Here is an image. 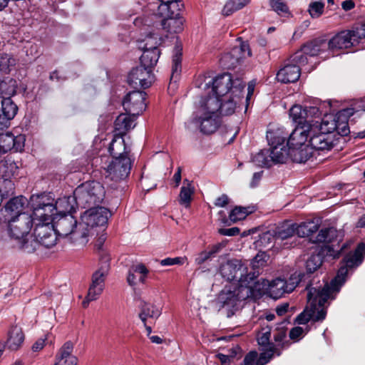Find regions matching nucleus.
Segmentation results:
<instances>
[{"label":"nucleus","instance_id":"1","mask_svg":"<svg viewBox=\"0 0 365 365\" xmlns=\"http://www.w3.org/2000/svg\"><path fill=\"white\" fill-rule=\"evenodd\" d=\"M365 243H359L353 252L346 255L343 260L344 264L338 270L336 276L331 281L330 284L324 282V285L312 287L311 284L306 286L307 289L308 305L303 312L296 318V323L305 324L309 321H323L327 315L326 302L328 299H334L340 288L344 284L348 274V269L359 266L364 258Z\"/></svg>","mask_w":365,"mask_h":365},{"label":"nucleus","instance_id":"2","mask_svg":"<svg viewBox=\"0 0 365 365\" xmlns=\"http://www.w3.org/2000/svg\"><path fill=\"white\" fill-rule=\"evenodd\" d=\"M31 200L34 215V237L35 240L31 242L29 247H35L36 250L37 245H42L46 248L52 247L57 240L52 217L62 204L68 202V200L58 199L56 204H53V200L48 195L41 194L36 196L33 195Z\"/></svg>","mask_w":365,"mask_h":365},{"label":"nucleus","instance_id":"3","mask_svg":"<svg viewBox=\"0 0 365 365\" xmlns=\"http://www.w3.org/2000/svg\"><path fill=\"white\" fill-rule=\"evenodd\" d=\"M337 236V231L334 227H329L322 229L317 234L314 242L324 243L322 247L320 252L317 255H311L306 262V271L307 273L302 272L305 274L302 282L307 279V277L314 272L318 268L320 267L322 263V256L332 257L333 258H338L341 255V252L345 248L346 245L344 244L340 250H335L334 245H329L334 241Z\"/></svg>","mask_w":365,"mask_h":365},{"label":"nucleus","instance_id":"4","mask_svg":"<svg viewBox=\"0 0 365 365\" xmlns=\"http://www.w3.org/2000/svg\"><path fill=\"white\" fill-rule=\"evenodd\" d=\"M110 216L109 210L101 206L90 207L86 210L81 216L79 230L77 232V235L81 232V242L86 245L91 236L104 232Z\"/></svg>","mask_w":365,"mask_h":365},{"label":"nucleus","instance_id":"5","mask_svg":"<svg viewBox=\"0 0 365 365\" xmlns=\"http://www.w3.org/2000/svg\"><path fill=\"white\" fill-rule=\"evenodd\" d=\"M218 110L219 103L217 98H201L199 106L192 115L191 123L198 128L201 133H212L220 124L217 118Z\"/></svg>","mask_w":365,"mask_h":365},{"label":"nucleus","instance_id":"6","mask_svg":"<svg viewBox=\"0 0 365 365\" xmlns=\"http://www.w3.org/2000/svg\"><path fill=\"white\" fill-rule=\"evenodd\" d=\"M252 289V287L225 286L216 300L219 311L224 312L227 317H231L240 309L242 302L249 296Z\"/></svg>","mask_w":365,"mask_h":365},{"label":"nucleus","instance_id":"7","mask_svg":"<svg viewBox=\"0 0 365 365\" xmlns=\"http://www.w3.org/2000/svg\"><path fill=\"white\" fill-rule=\"evenodd\" d=\"M245 83L238 77L233 78L229 73H224L216 76L212 82L206 83L205 88L210 89L212 92V95H209L205 98L215 97L218 102L220 98L226 96H234L235 98H241Z\"/></svg>","mask_w":365,"mask_h":365},{"label":"nucleus","instance_id":"8","mask_svg":"<svg viewBox=\"0 0 365 365\" xmlns=\"http://www.w3.org/2000/svg\"><path fill=\"white\" fill-rule=\"evenodd\" d=\"M221 276L227 281L238 282L237 287L248 288L252 284H256L255 279L259 275V272H248L247 267L241 260L234 259L222 264L220 268Z\"/></svg>","mask_w":365,"mask_h":365},{"label":"nucleus","instance_id":"9","mask_svg":"<svg viewBox=\"0 0 365 365\" xmlns=\"http://www.w3.org/2000/svg\"><path fill=\"white\" fill-rule=\"evenodd\" d=\"M63 199L68 200V202L62 204L61 206L57 210H60L61 207H64L65 211H66L68 213H62L61 211H60L57 216L54 217H52V223L53 225V227L55 228V231L58 236L68 237L70 235L71 239L73 241V242L84 246L86 244H83L81 242V235H77V232L79 230L77 220L70 213V212L73 210V206L69 205L70 197H64ZM79 234H81V232Z\"/></svg>","mask_w":365,"mask_h":365},{"label":"nucleus","instance_id":"10","mask_svg":"<svg viewBox=\"0 0 365 365\" xmlns=\"http://www.w3.org/2000/svg\"><path fill=\"white\" fill-rule=\"evenodd\" d=\"M131 166L130 158H115L106 168V178L113 181L110 187L116 196L121 195L127 187L125 179L130 174Z\"/></svg>","mask_w":365,"mask_h":365},{"label":"nucleus","instance_id":"11","mask_svg":"<svg viewBox=\"0 0 365 365\" xmlns=\"http://www.w3.org/2000/svg\"><path fill=\"white\" fill-rule=\"evenodd\" d=\"M76 205L83 208L98 206L105 197L103 186L96 181L86 182L78 186L73 192Z\"/></svg>","mask_w":365,"mask_h":365},{"label":"nucleus","instance_id":"12","mask_svg":"<svg viewBox=\"0 0 365 365\" xmlns=\"http://www.w3.org/2000/svg\"><path fill=\"white\" fill-rule=\"evenodd\" d=\"M257 337V341L260 346H262V353L259 358L256 351H250L245 357L243 363L241 365H265L274 356L280 355V352L275 347L273 343L269 342L271 333L269 329H263Z\"/></svg>","mask_w":365,"mask_h":365},{"label":"nucleus","instance_id":"13","mask_svg":"<svg viewBox=\"0 0 365 365\" xmlns=\"http://www.w3.org/2000/svg\"><path fill=\"white\" fill-rule=\"evenodd\" d=\"M8 232L11 237L21 241V248L30 253L36 250L35 247H30L29 243L25 237L29 233L33 224H34V215L23 214L14 220L6 222Z\"/></svg>","mask_w":365,"mask_h":365},{"label":"nucleus","instance_id":"14","mask_svg":"<svg viewBox=\"0 0 365 365\" xmlns=\"http://www.w3.org/2000/svg\"><path fill=\"white\" fill-rule=\"evenodd\" d=\"M365 43V24L352 30H344L333 36L328 43L331 51L348 48Z\"/></svg>","mask_w":365,"mask_h":365},{"label":"nucleus","instance_id":"15","mask_svg":"<svg viewBox=\"0 0 365 365\" xmlns=\"http://www.w3.org/2000/svg\"><path fill=\"white\" fill-rule=\"evenodd\" d=\"M354 112V108H347L338 111L336 115L324 114L322 119V128L327 132L336 131L341 135H347L349 133L348 120Z\"/></svg>","mask_w":365,"mask_h":365},{"label":"nucleus","instance_id":"16","mask_svg":"<svg viewBox=\"0 0 365 365\" xmlns=\"http://www.w3.org/2000/svg\"><path fill=\"white\" fill-rule=\"evenodd\" d=\"M295 274L296 273L292 275L289 280L277 278L271 282L264 281V285H267V290L269 296L277 299L283 297L284 294L292 292L298 284L302 282L305 276L303 273H299L297 276Z\"/></svg>","mask_w":365,"mask_h":365},{"label":"nucleus","instance_id":"17","mask_svg":"<svg viewBox=\"0 0 365 365\" xmlns=\"http://www.w3.org/2000/svg\"><path fill=\"white\" fill-rule=\"evenodd\" d=\"M332 132L324 131L322 128V121H315L311 124L309 129V145L317 150H329L333 147V141L329 135Z\"/></svg>","mask_w":365,"mask_h":365},{"label":"nucleus","instance_id":"18","mask_svg":"<svg viewBox=\"0 0 365 365\" xmlns=\"http://www.w3.org/2000/svg\"><path fill=\"white\" fill-rule=\"evenodd\" d=\"M180 6H178L176 12L173 14V9L165 11L164 14H157L154 12L152 15L156 19H160L159 21L162 29L168 33L178 34L183 30L184 19L180 16Z\"/></svg>","mask_w":365,"mask_h":365},{"label":"nucleus","instance_id":"19","mask_svg":"<svg viewBox=\"0 0 365 365\" xmlns=\"http://www.w3.org/2000/svg\"><path fill=\"white\" fill-rule=\"evenodd\" d=\"M267 138L270 145L269 156L272 163H284L289 158V148L287 149L283 143L285 138L280 137L273 132H268Z\"/></svg>","mask_w":365,"mask_h":365},{"label":"nucleus","instance_id":"20","mask_svg":"<svg viewBox=\"0 0 365 365\" xmlns=\"http://www.w3.org/2000/svg\"><path fill=\"white\" fill-rule=\"evenodd\" d=\"M145 98L146 93L144 91L129 92L123 99V106L128 114L138 116L142 114L146 108Z\"/></svg>","mask_w":365,"mask_h":365},{"label":"nucleus","instance_id":"21","mask_svg":"<svg viewBox=\"0 0 365 365\" xmlns=\"http://www.w3.org/2000/svg\"><path fill=\"white\" fill-rule=\"evenodd\" d=\"M109 263L102 262L101 267L93 274L91 284L88 291V299L96 300L102 294L105 287V279L108 273Z\"/></svg>","mask_w":365,"mask_h":365},{"label":"nucleus","instance_id":"22","mask_svg":"<svg viewBox=\"0 0 365 365\" xmlns=\"http://www.w3.org/2000/svg\"><path fill=\"white\" fill-rule=\"evenodd\" d=\"M154 81L152 70L140 66L132 69L128 77V83L135 88H147L150 87Z\"/></svg>","mask_w":365,"mask_h":365},{"label":"nucleus","instance_id":"23","mask_svg":"<svg viewBox=\"0 0 365 365\" xmlns=\"http://www.w3.org/2000/svg\"><path fill=\"white\" fill-rule=\"evenodd\" d=\"M26 199L23 196H18L11 198L3 208L0 210V220L7 222L23 214Z\"/></svg>","mask_w":365,"mask_h":365},{"label":"nucleus","instance_id":"24","mask_svg":"<svg viewBox=\"0 0 365 365\" xmlns=\"http://www.w3.org/2000/svg\"><path fill=\"white\" fill-rule=\"evenodd\" d=\"M294 223L285 222L276 228L274 235L269 232L263 233L260 237L259 242L261 244H270L273 240H287L294 236Z\"/></svg>","mask_w":365,"mask_h":365},{"label":"nucleus","instance_id":"25","mask_svg":"<svg viewBox=\"0 0 365 365\" xmlns=\"http://www.w3.org/2000/svg\"><path fill=\"white\" fill-rule=\"evenodd\" d=\"M311 124H304L297 125L287 140V146L289 148L307 145L308 138H309V129Z\"/></svg>","mask_w":365,"mask_h":365},{"label":"nucleus","instance_id":"26","mask_svg":"<svg viewBox=\"0 0 365 365\" xmlns=\"http://www.w3.org/2000/svg\"><path fill=\"white\" fill-rule=\"evenodd\" d=\"M73 347L71 341L65 342L56 355L54 365H77L78 358L73 354Z\"/></svg>","mask_w":365,"mask_h":365},{"label":"nucleus","instance_id":"27","mask_svg":"<svg viewBox=\"0 0 365 365\" xmlns=\"http://www.w3.org/2000/svg\"><path fill=\"white\" fill-rule=\"evenodd\" d=\"M149 273V269L143 263L134 264L128 269L127 282L132 287L145 284Z\"/></svg>","mask_w":365,"mask_h":365},{"label":"nucleus","instance_id":"28","mask_svg":"<svg viewBox=\"0 0 365 365\" xmlns=\"http://www.w3.org/2000/svg\"><path fill=\"white\" fill-rule=\"evenodd\" d=\"M18 111L17 106L11 99L6 98L1 101L0 108V130L8 128L11 120L15 117Z\"/></svg>","mask_w":365,"mask_h":365},{"label":"nucleus","instance_id":"29","mask_svg":"<svg viewBox=\"0 0 365 365\" xmlns=\"http://www.w3.org/2000/svg\"><path fill=\"white\" fill-rule=\"evenodd\" d=\"M24 339L25 336L22 329L17 325H14L8 331L7 339L4 346L10 351H17L22 346Z\"/></svg>","mask_w":365,"mask_h":365},{"label":"nucleus","instance_id":"30","mask_svg":"<svg viewBox=\"0 0 365 365\" xmlns=\"http://www.w3.org/2000/svg\"><path fill=\"white\" fill-rule=\"evenodd\" d=\"M301 68L295 64H287L281 68L277 74V78L284 83H294L300 76Z\"/></svg>","mask_w":365,"mask_h":365},{"label":"nucleus","instance_id":"31","mask_svg":"<svg viewBox=\"0 0 365 365\" xmlns=\"http://www.w3.org/2000/svg\"><path fill=\"white\" fill-rule=\"evenodd\" d=\"M140 312L139 318L145 324V322L148 318L158 319L162 314V309L153 303H150L144 300H141L138 306Z\"/></svg>","mask_w":365,"mask_h":365},{"label":"nucleus","instance_id":"32","mask_svg":"<svg viewBox=\"0 0 365 365\" xmlns=\"http://www.w3.org/2000/svg\"><path fill=\"white\" fill-rule=\"evenodd\" d=\"M108 151L114 159L115 158H129L128 153L130 150H128L123 137L115 135L110 143Z\"/></svg>","mask_w":365,"mask_h":365},{"label":"nucleus","instance_id":"33","mask_svg":"<svg viewBox=\"0 0 365 365\" xmlns=\"http://www.w3.org/2000/svg\"><path fill=\"white\" fill-rule=\"evenodd\" d=\"M135 117L130 114H120L114 122L115 130L117 133L115 135L123 136L128 130L133 128L135 125L134 123Z\"/></svg>","mask_w":365,"mask_h":365},{"label":"nucleus","instance_id":"34","mask_svg":"<svg viewBox=\"0 0 365 365\" xmlns=\"http://www.w3.org/2000/svg\"><path fill=\"white\" fill-rule=\"evenodd\" d=\"M158 1L150 3L148 9L153 13L157 12V14H164L165 11L173 9V14L176 12L179 3L176 0H157Z\"/></svg>","mask_w":365,"mask_h":365},{"label":"nucleus","instance_id":"35","mask_svg":"<svg viewBox=\"0 0 365 365\" xmlns=\"http://www.w3.org/2000/svg\"><path fill=\"white\" fill-rule=\"evenodd\" d=\"M17 82L15 79L9 76L1 77L0 81V97L2 100L6 98L11 99L16 92Z\"/></svg>","mask_w":365,"mask_h":365},{"label":"nucleus","instance_id":"36","mask_svg":"<svg viewBox=\"0 0 365 365\" xmlns=\"http://www.w3.org/2000/svg\"><path fill=\"white\" fill-rule=\"evenodd\" d=\"M240 98H235L234 96L220 98L218 112L224 115L233 114Z\"/></svg>","mask_w":365,"mask_h":365},{"label":"nucleus","instance_id":"37","mask_svg":"<svg viewBox=\"0 0 365 365\" xmlns=\"http://www.w3.org/2000/svg\"><path fill=\"white\" fill-rule=\"evenodd\" d=\"M289 158L293 162L298 163H305L312 156V152L308 145L303 147L290 148H289Z\"/></svg>","mask_w":365,"mask_h":365},{"label":"nucleus","instance_id":"38","mask_svg":"<svg viewBox=\"0 0 365 365\" xmlns=\"http://www.w3.org/2000/svg\"><path fill=\"white\" fill-rule=\"evenodd\" d=\"M182 61V48L180 46H176L172 58V69L170 80L177 81L181 72Z\"/></svg>","mask_w":365,"mask_h":365},{"label":"nucleus","instance_id":"39","mask_svg":"<svg viewBox=\"0 0 365 365\" xmlns=\"http://www.w3.org/2000/svg\"><path fill=\"white\" fill-rule=\"evenodd\" d=\"M17 169L18 166L11 158H6L1 159V160H0V180L13 178Z\"/></svg>","mask_w":365,"mask_h":365},{"label":"nucleus","instance_id":"40","mask_svg":"<svg viewBox=\"0 0 365 365\" xmlns=\"http://www.w3.org/2000/svg\"><path fill=\"white\" fill-rule=\"evenodd\" d=\"M195 192V187L192 181L185 179L183 181V185L180 189V204L188 207L190 205L192 196Z\"/></svg>","mask_w":365,"mask_h":365},{"label":"nucleus","instance_id":"41","mask_svg":"<svg viewBox=\"0 0 365 365\" xmlns=\"http://www.w3.org/2000/svg\"><path fill=\"white\" fill-rule=\"evenodd\" d=\"M307 113L306 107L302 108L300 105H294L289 110V116L294 123H297V125L312 124L307 119Z\"/></svg>","mask_w":365,"mask_h":365},{"label":"nucleus","instance_id":"42","mask_svg":"<svg viewBox=\"0 0 365 365\" xmlns=\"http://www.w3.org/2000/svg\"><path fill=\"white\" fill-rule=\"evenodd\" d=\"M160 54V50H145L140 58V63L152 70L158 63Z\"/></svg>","mask_w":365,"mask_h":365},{"label":"nucleus","instance_id":"43","mask_svg":"<svg viewBox=\"0 0 365 365\" xmlns=\"http://www.w3.org/2000/svg\"><path fill=\"white\" fill-rule=\"evenodd\" d=\"M318 229L317 225L313 222H302L299 225L294 223V231L300 237H308L312 233L315 232Z\"/></svg>","mask_w":365,"mask_h":365},{"label":"nucleus","instance_id":"44","mask_svg":"<svg viewBox=\"0 0 365 365\" xmlns=\"http://www.w3.org/2000/svg\"><path fill=\"white\" fill-rule=\"evenodd\" d=\"M16 59L10 54L0 53V73L8 74L16 65Z\"/></svg>","mask_w":365,"mask_h":365},{"label":"nucleus","instance_id":"45","mask_svg":"<svg viewBox=\"0 0 365 365\" xmlns=\"http://www.w3.org/2000/svg\"><path fill=\"white\" fill-rule=\"evenodd\" d=\"M162 43V38L156 34H152L148 36L145 39L144 45L140 46V48L145 50H159L158 46Z\"/></svg>","mask_w":365,"mask_h":365},{"label":"nucleus","instance_id":"46","mask_svg":"<svg viewBox=\"0 0 365 365\" xmlns=\"http://www.w3.org/2000/svg\"><path fill=\"white\" fill-rule=\"evenodd\" d=\"M252 211L250 210V207H235L232 210L230 214V220L232 222L244 220Z\"/></svg>","mask_w":365,"mask_h":365},{"label":"nucleus","instance_id":"47","mask_svg":"<svg viewBox=\"0 0 365 365\" xmlns=\"http://www.w3.org/2000/svg\"><path fill=\"white\" fill-rule=\"evenodd\" d=\"M245 6V3L241 0H230L226 3L222 9L224 16H230L233 12L238 11Z\"/></svg>","mask_w":365,"mask_h":365},{"label":"nucleus","instance_id":"48","mask_svg":"<svg viewBox=\"0 0 365 365\" xmlns=\"http://www.w3.org/2000/svg\"><path fill=\"white\" fill-rule=\"evenodd\" d=\"M253 162L260 167H270L272 160L269 156V150H262L253 158Z\"/></svg>","mask_w":365,"mask_h":365},{"label":"nucleus","instance_id":"49","mask_svg":"<svg viewBox=\"0 0 365 365\" xmlns=\"http://www.w3.org/2000/svg\"><path fill=\"white\" fill-rule=\"evenodd\" d=\"M322 46L323 45L319 43L318 41H312L304 44L302 50L305 55H308L310 57L315 56L320 54Z\"/></svg>","mask_w":365,"mask_h":365},{"label":"nucleus","instance_id":"50","mask_svg":"<svg viewBox=\"0 0 365 365\" xmlns=\"http://www.w3.org/2000/svg\"><path fill=\"white\" fill-rule=\"evenodd\" d=\"M324 4L321 1H314L309 6V13L312 18H319L324 11Z\"/></svg>","mask_w":365,"mask_h":365},{"label":"nucleus","instance_id":"51","mask_svg":"<svg viewBox=\"0 0 365 365\" xmlns=\"http://www.w3.org/2000/svg\"><path fill=\"white\" fill-rule=\"evenodd\" d=\"M269 6L278 14H287L289 11L288 6L282 0H270Z\"/></svg>","mask_w":365,"mask_h":365},{"label":"nucleus","instance_id":"52","mask_svg":"<svg viewBox=\"0 0 365 365\" xmlns=\"http://www.w3.org/2000/svg\"><path fill=\"white\" fill-rule=\"evenodd\" d=\"M269 258L268 255L264 252H259L252 262L253 269L264 266Z\"/></svg>","mask_w":365,"mask_h":365},{"label":"nucleus","instance_id":"53","mask_svg":"<svg viewBox=\"0 0 365 365\" xmlns=\"http://www.w3.org/2000/svg\"><path fill=\"white\" fill-rule=\"evenodd\" d=\"M308 55H305L303 51H297L292 56V61L294 62L295 65L299 66V68L302 66H305L308 63Z\"/></svg>","mask_w":365,"mask_h":365},{"label":"nucleus","instance_id":"54","mask_svg":"<svg viewBox=\"0 0 365 365\" xmlns=\"http://www.w3.org/2000/svg\"><path fill=\"white\" fill-rule=\"evenodd\" d=\"M187 260L186 257H167L160 261L162 266H172L175 264H183Z\"/></svg>","mask_w":365,"mask_h":365},{"label":"nucleus","instance_id":"55","mask_svg":"<svg viewBox=\"0 0 365 365\" xmlns=\"http://www.w3.org/2000/svg\"><path fill=\"white\" fill-rule=\"evenodd\" d=\"M307 119L309 118H320L322 115V111L317 106L306 107Z\"/></svg>","mask_w":365,"mask_h":365},{"label":"nucleus","instance_id":"56","mask_svg":"<svg viewBox=\"0 0 365 365\" xmlns=\"http://www.w3.org/2000/svg\"><path fill=\"white\" fill-rule=\"evenodd\" d=\"M231 357L232 359H240L242 356V349L238 346H233L231 349L228 350V353L227 354Z\"/></svg>","mask_w":365,"mask_h":365},{"label":"nucleus","instance_id":"57","mask_svg":"<svg viewBox=\"0 0 365 365\" xmlns=\"http://www.w3.org/2000/svg\"><path fill=\"white\" fill-rule=\"evenodd\" d=\"M304 329L300 327H295L289 331V337L293 340H299L303 335Z\"/></svg>","mask_w":365,"mask_h":365},{"label":"nucleus","instance_id":"58","mask_svg":"<svg viewBox=\"0 0 365 365\" xmlns=\"http://www.w3.org/2000/svg\"><path fill=\"white\" fill-rule=\"evenodd\" d=\"M210 256L207 250L202 251L197 254L195 259V262L197 264L200 265L205 262L207 260L210 259Z\"/></svg>","mask_w":365,"mask_h":365},{"label":"nucleus","instance_id":"59","mask_svg":"<svg viewBox=\"0 0 365 365\" xmlns=\"http://www.w3.org/2000/svg\"><path fill=\"white\" fill-rule=\"evenodd\" d=\"M219 232L225 236H235L240 233V229L236 227L227 229H220Z\"/></svg>","mask_w":365,"mask_h":365},{"label":"nucleus","instance_id":"60","mask_svg":"<svg viewBox=\"0 0 365 365\" xmlns=\"http://www.w3.org/2000/svg\"><path fill=\"white\" fill-rule=\"evenodd\" d=\"M96 235L99 236L96 242L95 247L97 250H100L102 249L103 245L106 240L105 231L100 232L98 234Z\"/></svg>","mask_w":365,"mask_h":365},{"label":"nucleus","instance_id":"61","mask_svg":"<svg viewBox=\"0 0 365 365\" xmlns=\"http://www.w3.org/2000/svg\"><path fill=\"white\" fill-rule=\"evenodd\" d=\"M238 49L241 50V52H242L241 57L242 58H246L247 56L250 57L252 56V53H251L250 46L247 43H242L240 46V48H235V50H238Z\"/></svg>","mask_w":365,"mask_h":365},{"label":"nucleus","instance_id":"62","mask_svg":"<svg viewBox=\"0 0 365 365\" xmlns=\"http://www.w3.org/2000/svg\"><path fill=\"white\" fill-rule=\"evenodd\" d=\"M229 198L226 195H222L217 197L215 202V205L217 207H223L228 204Z\"/></svg>","mask_w":365,"mask_h":365},{"label":"nucleus","instance_id":"63","mask_svg":"<svg viewBox=\"0 0 365 365\" xmlns=\"http://www.w3.org/2000/svg\"><path fill=\"white\" fill-rule=\"evenodd\" d=\"M216 357L220 361L222 365H228L232 359L229 355L226 354L219 353L216 355Z\"/></svg>","mask_w":365,"mask_h":365},{"label":"nucleus","instance_id":"64","mask_svg":"<svg viewBox=\"0 0 365 365\" xmlns=\"http://www.w3.org/2000/svg\"><path fill=\"white\" fill-rule=\"evenodd\" d=\"M222 247V245L219 243V244L212 245L207 251L209 253L210 257H212L221 250Z\"/></svg>","mask_w":365,"mask_h":365}]
</instances>
